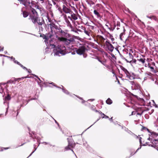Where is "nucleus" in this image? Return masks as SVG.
I'll list each match as a JSON object with an SVG mask.
<instances>
[{
	"instance_id": "f257e3e1",
	"label": "nucleus",
	"mask_w": 158,
	"mask_h": 158,
	"mask_svg": "<svg viewBox=\"0 0 158 158\" xmlns=\"http://www.w3.org/2000/svg\"><path fill=\"white\" fill-rule=\"evenodd\" d=\"M158 135L155 133H152L148 138L151 141V146L156 148L158 150Z\"/></svg>"
},
{
	"instance_id": "f03ea898",
	"label": "nucleus",
	"mask_w": 158,
	"mask_h": 158,
	"mask_svg": "<svg viewBox=\"0 0 158 158\" xmlns=\"http://www.w3.org/2000/svg\"><path fill=\"white\" fill-rule=\"evenodd\" d=\"M66 48L63 45L59 46L54 50V56H60L66 54Z\"/></svg>"
},
{
	"instance_id": "7ed1b4c3",
	"label": "nucleus",
	"mask_w": 158,
	"mask_h": 158,
	"mask_svg": "<svg viewBox=\"0 0 158 158\" xmlns=\"http://www.w3.org/2000/svg\"><path fill=\"white\" fill-rule=\"evenodd\" d=\"M30 10L29 19H30L33 23H35L36 22L37 18L38 16V15L34 9L31 8V9Z\"/></svg>"
},
{
	"instance_id": "20e7f679",
	"label": "nucleus",
	"mask_w": 158,
	"mask_h": 158,
	"mask_svg": "<svg viewBox=\"0 0 158 158\" xmlns=\"http://www.w3.org/2000/svg\"><path fill=\"white\" fill-rule=\"evenodd\" d=\"M123 71L124 72L126 75V77L131 80L134 79L135 78V74L131 72H129L126 69L124 68H123L122 69Z\"/></svg>"
},
{
	"instance_id": "39448f33",
	"label": "nucleus",
	"mask_w": 158,
	"mask_h": 158,
	"mask_svg": "<svg viewBox=\"0 0 158 158\" xmlns=\"http://www.w3.org/2000/svg\"><path fill=\"white\" fill-rule=\"evenodd\" d=\"M64 19L67 26L70 27H71L72 26L70 22L69 21V20H70L72 22H73L74 21L72 20L71 17L69 16H67L66 15H65L64 16Z\"/></svg>"
},
{
	"instance_id": "423d86ee",
	"label": "nucleus",
	"mask_w": 158,
	"mask_h": 158,
	"mask_svg": "<svg viewBox=\"0 0 158 158\" xmlns=\"http://www.w3.org/2000/svg\"><path fill=\"white\" fill-rule=\"evenodd\" d=\"M52 36V35H50L49 36V38L48 37H47L46 35H44L43 37L44 39H45V43H47L48 44V43H49V44H50L51 45H52L53 48H54L55 47V45H54L53 44H51V41H52V40L50 39L51 37Z\"/></svg>"
},
{
	"instance_id": "0eeeda50",
	"label": "nucleus",
	"mask_w": 158,
	"mask_h": 158,
	"mask_svg": "<svg viewBox=\"0 0 158 158\" xmlns=\"http://www.w3.org/2000/svg\"><path fill=\"white\" fill-rule=\"evenodd\" d=\"M105 44L109 51L112 52L113 51L114 47L110 43L108 40H107L105 42Z\"/></svg>"
},
{
	"instance_id": "6e6552de",
	"label": "nucleus",
	"mask_w": 158,
	"mask_h": 158,
	"mask_svg": "<svg viewBox=\"0 0 158 158\" xmlns=\"http://www.w3.org/2000/svg\"><path fill=\"white\" fill-rule=\"evenodd\" d=\"M127 58L128 59H126L125 60L127 62H129L130 63H135L136 62V60H132L133 58V56L132 54L131 53H129V56L127 57Z\"/></svg>"
},
{
	"instance_id": "1a4fd4ad",
	"label": "nucleus",
	"mask_w": 158,
	"mask_h": 158,
	"mask_svg": "<svg viewBox=\"0 0 158 158\" xmlns=\"http://www.w3.org/2000/svg\"><path fill=\"white\" fill-rule=\"evenodd\" d=\"M85 48L84 46H82L79 47L78 49L76 50V52L78 54L81 55L83 54L85 52Z\"/></svg>"
},
{
	"instance_id": "9d476101",
	"label": "nucleus",
	"mask_w": 158,
	"mask_h": 158,
	"mask_svg": "<svg viewBox=\"0 0 158 158\" xmlns=\"http://www.w3.org/2000/svg\"><path fill=\"white\" fill-rule=\"evenodd\" d=\"M58 39L60 41L64 42L67 45H68L71 42V40L67 39L63 37H58Z\"/></svg>"
},
{
	"instance_id": "9b49d317",
	"label": "nucleus",
	"mask_w": 158,
	"mask_h": 158,
	"mask_svg": "<svg viewBox=\"0 0 158 158\" xmlns=\"http://www.w3.org/2000/svg\"><path fill=\"white\" fill-rule=\"evenodd\" d=\"M20 2V3L24 5L26 7H27L28 6H31L30 2L29 0H18Z\"/></svg>"
},
{
	"instance_id": "f8f14e48",
	"label": "nucleus",
	"mask_w": 158,
	"mask_h": 158,
	"mask_svg": "<svg viewBox=\"0 0 158 158\" xmlns=\"http://www.w3.org/2000/svg\"><path fill=\"white\" fill-rule=\"evenodd\" d=\"M36 22L33 23L34 24L37 23L39 25H42L43 23V19L42 18L40 19L39 18L38 16L37 18Z\"/></svg>"
},
{
	"instance_id": "ddd939ff",
	"label": "nucleus",
	"mask_w": 158,
	"mask_h": 158,
	"mask_svg": "<svg viewBox=\"0 0 158 158\" xmlns=\"http://www.w3.org/2000/svg\"><path fill=\"white\" fill-rule=\"evenodd\" d=\"M63 11L66 13H71L72 12V11L68 7H66L64 5L63 6Z\"/></svg>"
},
{
	"instance_id": "4468645a",
	"label": "nucleus",
	"mask_w": 158,
	"mask_h": 158,
	"mask_svg": "<svg viewBox=\"0 0 158 158\" xmlns=\"http://www.w3.org/2000/svg\"><path fill=\"white\" fill-rule=\"evenodd\" d=\"M74 145L73 143H71L68 141V145L67 146L65 147V149L66 150H68L74 147Z\"/></svg>"
},
{
	"instance_id": "2eb2a0df",
	"label": "nucleus",
	"mask_w": 158,
	"mask_h": 158,
	"mask_svg": "<svg viewBox=\"0 0 158 158\" xmlns=\"http://www.w3.org/2000/svg\"><path fill=\"white\" fill-rule=\"evenodd\" d=\"M12 59H14V62L15 63H17V64H18L19 65H20V66L22 67L23 68V69H26L27 70H28V72L29 73H30V71H31V70H30V69H29V70H28L25 67H24L23 65H22V64H21L19 62H18L17 61H16V60H15V59L14 58H13V57H11V58Z\"/></svg>"
},
{
	"instance_id": "dca6fc26",
	"label": "nucleus",
	"mask_w": 158,
	"mask_h": 158,
	"mask_svg": "<svg viewBox=\"0 0 158 158\" xmlns=\"http://www.w3.org/2000/svg\"><path fill=\"white\" fill-rule=\"evenodd\" d=\"M70 14H71V15L70 16L71 17L72 20H75L77 19V15L73 13L72 11V12Z\"/></svg>"
},
{
	"instance_id": "f3484780",
	"label": "nucleus",
	"mask_w": 158,
	"mask_h": 158,
	"mask_svg": "<svg viewBox=\"0 0 158 158\" xmlns=\"http://www.w3.org/2000/svg\"><path fill=\"white\" fill-rule=\"evenodd\" d=\"M131 84L132 85V88L133 87H134V88L136 89V88H138V86L139 85L138 84L135 83L134 81H131L130 82Z\"/></svg>"
},
{
	"instance_id": "a211bd4d",
	"label": "nucleus",
	"mask_w": 158,
	"mask_h": 158,
	"mask_svg": "<svg viewBox=\"0 0 158 158\" xmlns=\"http://www.w3.org/2000/svg\"><path fill=\"white\" fill-rule=\"evenodd\" d=\"M145 76L146 77L144 78V79H146L147 78H151L152 76V74L150 72H148L145 73Z\"/></svg>"
},
{
	"instance_id": "6ab92c4d",
	"label": "nucleus",
	"mask_w": 158,
	"mask_h": 158,
	"mask_svg": "<svg viewBox=\"0 0 158 158\" xmlns=\"http://www.w3.org/2000/svg\"><path fill=\"white\" fill-rule=\"evenodd\" d=\"M136 138L137 139H138L139 140V143H140V147L139 148H138V149H137V150H136V152L139 149H140L141 148V144H142V142H141V138L139 136H136Z\"/></svg>"
},
{
	"instance_id": "aec40b11",
	"label": "nucleus",
	"mask_w": 158,
	"mask_h": 158,
	"mask_svg": "<svg viewBox=\"0 0 158 158\" xmlns=\"http://www.w3.org/2000/svg\"><path fill=\"white\" fill-rule=\"evenodd\" d=\"M148 67L149 68L151 69V71L153 73H156V71L154 69V68L151 66L149 64H148Z\"/></svg>"
},
{
	"instance_id": "412c9836",
	"label": "nucleus",
	"mask_w": 158,
	"mask_h": 158,
	"mask_svg": "<svg viewBox=\"0 0 158 158\" xmlns=\"http://www.w3.org/2000/svg\"><path fill=\"white\" fill-rule=\"evenodd\" d=\"M23 16L24 18L27 17L29 15L28 13L26 11H24L23 12Z\"/></svg>"
},
{
	"instance_id": "4be33fe9",
	"label": "nucleus",
	"mask_w": 158,
	"mask_h": 158,
	"mask_svg": "<svg viewBox=\"0 0 158 158\" xmlns=\"http://www.w3.org/2000/svg\"><path fill=\"white\" fill-rule=\"evenodd\" d=\"M106 103L108 104H110L112 102V100L109 98L107 99V100L106 101Z\"/></svg>"
},
{
	"instance_id": "5701e85b",
	"label": "nucleus",
	"mask_w": 158,
	"mask_h": 158,
	"mask_svg": "<svg viewBox=\"0 0 158 158\" xmlns=\"http://www.w3.org/2000/svg\"><path fill=\"white\" fill-rule=\"evenodd\" d=\"M154 126L158 127V118L157 119L154 123Z\"/></svg>"
},
{
	"instance_id": "b1692460",
	"label": "nucleus",
	"mask_w": 158,
	"mask_h": 158,
	"mask_svg": "<svg viewBox=\"0 0 158 158\" xmlns=\"http://www.w3.org/2000/svg\"><path fill=\"white\" fill-rule=\"evenodd\" d=\"M62 90L63 91V92H64V93H65L66 94H69L68 91L67 90L64 89L63 88L64 87H63V86H62Z\"/></svg>"
},
{
	"instance_id": "393cba45",
	"label": "nucleus",
	"mask_w": 158,
	"mask_h": 158,
	"mask_svg": "<svg viewBox=\"0 0 158 158\" xmlns=\"http://www.w3.org/2000/svg\"><path fill=\"white\" fill-rule=\"evenodd\" d=\"M60 33L62 35H65L67 34V33L64 32V31H63L62 30H61L60 31Z\"/></svg>"
},
{
	"instance_id": "a878e982",
	"label": "nucleus",
	"mask_w": 158,
	"mask_h": 158,
	"mask_svg": "<svg viewBox=\"0 0 158 158\" xmlns=\"http://www.w3.org/2000/svg\"><path fill=\"white\" fill-rule=\"evenodd\" d=\"M139 61L143 63H144L145 62V59H140L139 60Z\"/></svg>"
},
{
	"instance_id": "bb28decb",
	"label": "nucleus",
	"mask_w": 158,
	"mask_h": 158,
	"mask_svg": "<svg viewBox=\"0 0 158 158\" xmlns=\"http://www.w3.org/2000/svg\"><path fill=\"white\" fill-rule=\"evenodd\" d=\"M94 13L97 16H98L99 15V13L96 10H94Z\"/></svg>"
},
{
	"instance_id": "cd10ccee",
	"label": "nucleus",
	"mask_w": 158,
	"mask_h": 158,
	"mask_svg": "<svg viewBox=\"0 0 158 158\" xmlns=\"http://www.w3.org/2000/svg\"><path fill=\"white\" fill-rule=\"evenodd\" d=\"M86 1L88 4L89 5H90L91 4H92V2L91 0H86Z\"/></svg>"
},
{
	"instance_id": "c85d7f7f",
	"label": "nucleus",
	"mask_w": 158,
	"mask_h": 158,
	"mask_svg": "<svg viewBox=\"0 0 158 158\" xmlns=\"http://www.w3.org/2000/svg\"><path fill=\"white\" fill-rule=\"evenodd\" d=\"M151 19H153L155 21H156L157 20V18L156 17L154 16H152Z\"/></svg>"
},
{
	"instance_id": "c756f323",
	"label": "nucleus",
	"mask_w": 158,
	"mask_h": 158,
	"mask_svg": "<svg viewBox=\"0 0 158 158\" xmlns=\"http://www.w3.org/2000/svg\"><path fill=\"white\" fill-rule=\"evenodd\" d=\"M84 32L86 34L88 35V36L89 35V32L88 31H87L86 30H85Z\"/></svg>"
},
{
	"instance_id": "7c9ffc66",
	"label": "nucleus",
	"mask_w": 158,
	"mask_h": 158,
	"mask_svg": "<svg viewBox=\"0 0 158 158\" xmlns=\"http://www.w3.org/2000/svg\"><path fill=\"white\" fill-rule=\"evenodd\" d=\"M10 97L9 95H8L6 98L5 99L8 100L10 99Z\"/></svg>"
},
{
	"instance_id": "2f4dec72",
	"label": "nucleus",
	"mask_w": 158,
	"mask_h": 158,
	"mask_svg": "<svg viewBox=\"0 0 158 158\" xmlns=\"http://www.w3.org/2000/svg\"><path fill=\"white\" fill-rule=\"evenodd\" d=\"M123 33H121L120 35V39L121 40H122V36L123 35Z\"/></svg>"
},
{
	"instance_id": "473e14b6",
	"label": "nucleus",
	"mask_w": 158,
	"mask_h": 158,
	"mask_svg": "<svg viewBox=\"0 0 158 158\" xmlns=\"http://www.w3.org/2000/svg\"><path fill=\"white\" fill-rule=\"evenodd\" d=\"M110 38L111 39L112 41H114V38L113 37V36L112 35H110Z\"/></svg>"
},
{
	"instance_id": "72a5a7b5",
	"label": "nucleus",
	"mask_w": 158,
	"mask_h": 158,
	"mask_svg": "<svg viewBox=\"0 0 158 158\" xmlns=\"http://www.w3.org/2000/svg\"><path fill=\"white\" fill-rule=\"evenodd\" d=\"M102 115H103V116H105V117H104V118H109L108 116H106L105 115V114L103 113H102ZM102 118H104V117H103V116L102 117Z\"/></svg>"
},
{
	"instance_id": "f704fd0d",
	"label": "nucleus",
	"mask_w": 158,
	"mask_h": 158,
	"mask_svg": "<svg viewBox=\"0 0 158 158\" xmlns=\"http://www.w3.org/2000/svg\"><path fill=\"white\" fill-rule=\"evenodd\" d=\"M98 60L103 65H105V64H104V62L103 61H101L100 59H98Z\"/></svg>"
},
{
	"instance_id": "c9c22d12",
	"label": "nucleus",
	"mask_w": 158,
	"mask_h": 158,
	"mask_svg": "<svg viewBox=\"0 0 158 158\" xmlns=\"http://www.w3.org/2000/svg\"><path fill=\"white\" fill-rule=\"evenodd\" d=\"M0 56H3L7 57L8 58H10V57H9V56H5V55H2V54H0Z\"/></svg>"
},
{
	"instance_id": "e433bc0d",
	"label": "nucleus",
	"mask_w": 158,
	"mask_h": 158,
	"mask_svg": "<svg viewBox=\"0 0 158 158\" xmlns=\"http://www.w3.org/2000/svg\"><path fill=\"white\" fill-rule=\"evenodd\" d=\"M155 84L158 85V81L156 79L155 81Z\"/></svg>"
},
{
	"instance_id": "4c0bfd02",
	"label": "nucleus",
	"mask_w": 158,
	"mask_h": 158,
	"mask_svg": "<svg viewBox=\"0 0 158 158\" xmlns=\"http://www.w3.org/2000/svg\"><path fill=\"white\" fill-rule=\"evenodd\" d=\"M4 48L3 47H0V51H3V50Z\"/></svg>"
},
{
	"instance_id": "58836bf2",
	"label": "nucleus",
	"mask_w": 158,
	"mask_h": 158,
	"mask_svg": "<svg viewBox=\"0 0 158 158\" xmlns=\"http://www.w3.org/2000/svg\"><path fill=\"white\" fill-rule=\"evenodd\" d=\"M143 130H147L148 131H149V130L147 129V128H146V127H143Z\"/></svg>"
},
{
	"instance_id": "ea45409f",
	"label": "nucleus",
	"mask_w": 158,
	"mask_h": 158,
	"mask_svg": "<svg viewBox=\"0 0 158 158\" xmlns=\"http://www.w3.org/2000/svg\"><path fill=\"white\" fill-rule=\"evenodd\" d=\"M51 31H52V33H53V29H55V28L54 27H51Z\"/></svg>"
},
{
	"instance_id": "a19ab883",
	"label": "nucleus",
	"mask_w": 158,
	"mask_h": 158,
	"mask_svg": "<svg viewBox=\"0 0 158 158\" xmlns=\"http://www.w3.org/2000/svg\"><path fill=\"white\" fill-rule=\"evenodd\" d=\"M36 148H35V150H34V151H33V152H32V153L30 154V155H29V156H31L32 154V153H33V152H34L36 150Z\"/></svg>"
},
{
	"instance_id": "79ce46f5",
	"label": "nucleus",
	"mask_w": 158,
	"mask_h": 158,
	"mask_svg": "<svg viewBox=\"0 0 158 158\" xmlns=\"http://www.w3.org/2000/svg\"><path fill=\"white\" fill-rule=\"evenodd\" d=\"M147 17L148 18H149L150 19H152V16H147Z\"/></svg>"
},
{
	"instance_id": "37998d69",
	"label": "nucleus",
	"mask_w": 158,
	"mask_h": 158,
	"mask_svg": "<svg viewBox=\"0 0 158 158\" xmlns=\"http://www.w3.org/2000/svg\"><path fill=\"white\" fill-rule=\"evenodd\" d=\"M95 111H96V112H99V113H100V114H102V112H101V111L99 112V111H98L97 110H95Z\"/></svg>"
},
{
	"instance_id": "c03bdc74",
	"label": "nucleus",
	"mask_w": 158,
	"mask_h": 158,
	"mask_svg": "<svg viewBox=\"0 0 158 158\" xmlns=\"http://www.w3.org/2000/svg\"><path fill=\"white\" fill-rule=\"evenodd\" d=\"M55 123L58 125V126H59V124L57 122V121L55 120Z\"/></svg>"
},
{
	"instance_id": "a18cd8bd",
	"label": "nucleus",
	"mask_w": 158,
	"mask_h": 158,
	"mask_svg": "<svg viewBox=\"0 0 158 158\" xmlns=\"http://www.w3.org/2000/svg\"><path fill=\"white\" fill-rule=\"evenodd\" d=\"M50 84H52L53 85L55 86H56L55 85H54V83L53 82H52L51 83H50Z\"/></svg>"
},
{
	"instance_id": "49530a36",
	"label": "nucleus",
	"mask_w": 158,
	"mask_h": 158,
	"mask_svg": "<svg viewBox=\"0 0 158 158\" xmlns=\"http://www.w3.org/2000/svg\"><path fill=\"white\" fill-rule=\"evenodd\" d=\"M112 117H111V118H109V120L110 121H111L112 120Z\"/></svg>"
},
{
	"instance_id": "de8ad7c7",
	"label": "nucleus",
	"mask_w": 158,
	"mask_h": 158,
	"mask_svg": "<svg viewBox=\"0 0 158 158\" xmlns=\"http://www.w3.org/2000/svg\"><path fill=\"white\" fill-rule=\"evenodd\" d=\"M35 76L36 77L38 78V79L40 80V79L39 78H38V77H37V76H36V75H35Z\"/></svg>"
},
{
	"instance_id": "09e8293b",
	"label": "nucleus",
	"mask_w": 158,
	"mask_h": 158,
	"mask_svg": "<svg viewBox=\"0 0 158 158\" xmlns=\"http://www.w3.org/2000/svg\"><path fill=\"white\" fill-rule=\"evenodd\" d=\"M89 100H91L92 101H93L94 100V99H90V100H88V101H89Z\"/></svg>"
},
{
	"instance_id": "8fccbe9b",
	"label": "nucleus",
	"mask_w": 158,
	"mask_h": 158,
	"mask_svg": "<svg viewBox=\"0 0 158 158\" xmlns=\"http://www.w3.org/2000/svg\"><path fill=\"white\" fill-rule=\"evenodd\" d=\"M4 53L5 54H6L7 53V52L6 51H5Z\"/></svg>"
},
{
	"instance_id": "3c124183",
	"label": "nucleus",
	"mask_w": 158,
	"mask_h": 158,
	"mask_svg": "<svg viewBox=\"0 0 158 158\" xmlns=\"http://www.w3.org/2000/svg\"><path fill=\"white\" fill-rule=\"evenodd\" d=\"M44 143H45V144H48V143H46V142H44Z\"/></svg>"
},
{
	"instance_id": "603ef678",
	"label": "nucleus",
	"mask_w": 158,
	"mask_h": 158,
	"mask_svg": "<svg viewBox=\"0 0 158 158\" xmlns=\"http://www.w3.org/2000/svg\"><path fill=\"white\" fill-rule=\"evenodd\" d=\"M134 112H132V114H131V115H133V113H134Z\"/></svg>"
},
{
	"instance_id": "864d4df0",
	"label": "nucleus",
	"mask_w": 158,
	"mask_h": 158,
	"mask_svg": "<svg viewBox=\"0 0 158 158\" xmlns=\"http://www.w3.org/2000/svg\"><path fill=\"white\" fill-rule=\"evenodd\" d=\"M7 110H6V114L7 113V109H8V108H7Z\"/></svg>"
},
{
	"instance_id": "5fc2aeb1",
	"label": "nucleus",
	"mask_w": 158,
	"mask_h": 158,
	"mask_svg": "<svg viewBox=\"0 0 158 158\" xmlns=\"http://www.w3.org/2000/svg\"><path fill=\"white\" fill-rule=\"evenodd\" d=\"M60 8H58V10H60Z\"/></svg>"
},
{
	"instance_id": "6e6d98bb",
	"label": "nucleus",
	"mask_w": 158,
	"mask_h": 158,
	"mask_svg": "<svg viewBox=\"0 0 158 158\" xmlns=\"http://www.w3.org/2000/svg\"><path fill=\"white\" fill-rule=\"evenodd\" d=\"M53 4H56V3L55 2H53Z\"/></svg>"
},
{
	"instance_id": "4d7b16f0",
	"label": "nucleus",
	"mask_w": 158,
	"mask_h": 158,
	"mask_svg": "<svg viewBox=\"0 0 158 158\" xmlns=\"http://www.w3.org/2000/svg\"><path fill=\"white\" fill-rule=\"evenodd\" d=\"M153 65H155V63H153Z\"/></svg>"
},
{
	"instance_id": "13d9d810",
	"label": "nucleus",
	"mask_w": 158,
	"mask_h": 158,
	"mask_svg": "<svg viewBox=\"0 0 158 158\" xmlns=\"http://www.w3.org/2000/svg\"><path fill=\"white\" fill-rule=\"evenodd\" d=\"M4 64V61H3V62H2V64Z\"/></svg>"
},
{
	"instance_id": "bf43d9fd",
	"label": "nucleus",
	"mask_w": 158,
	"mask_h": 158,
	"mask_svg": "<svg viewBox=\"0 0 158 158\" xmlns=\"http://www.w3.org/2000/svg\"><path fill=\"white\" fill-rule=\"evenodd\" d=\"M78 0H75V1H78Z\"/></svg>"
},
{
	"instance_id": "052dcab7",
	"label": "nucleus",
	"mask_w": 158,
	"mask_h": 158,
	"mask_svg": "<svg viewBox=\"0 0 158 158\" xmlns=\"http://www.w3.org/2000/svg\"><path fill=\"white\" fill-rule=\"evenodd\" d=\"M72 151L73 152H73V150H72Z\"/></svg>"
},
{
	"instance_id": "680f3d73",
	"label": "nucleus",
	"mask_w": 158,
	"mask_h": 158,
	"mask_svg": "<svg viewBox=\"0 0 158 158\" xmlns=\"http://www.w3.org/2000/svg\"><path fill=\"white\" fill-rule=\"evenodd\" d=\"M69 22H70V21H71L70 20H69Z\"/></svg>"
},
{
	"instance_id": "e2e57ef3",
	"label": "nucleus",
	"mask_w": 158,
	"mask_h": 158,
	"mask_svg": "<svg viewBox=\"0 0 158 158\" xmlns=\"http://www.w3.org/2000/svg\"><path fill=\"white\" fill-rule=\"evenodd\" d=\"M83 101H83H83H82V103H83V102H83Z\"/></svg>"
},
{
	"instance_id": "0e129e2a",
	"label": "nucleus",
	"mask_w": 158,
	"mask_h": 158,
	"mask_svg": "<svg viewBox=\"0 0 158 158\" xmlns=\"http://www.w3.org/2000/svg\"><path fill=\"white\" fill-rule=\"evenodd\" d=\"M7 148H6L5 149H7Z\"/></svg>"
}]
</instances>
